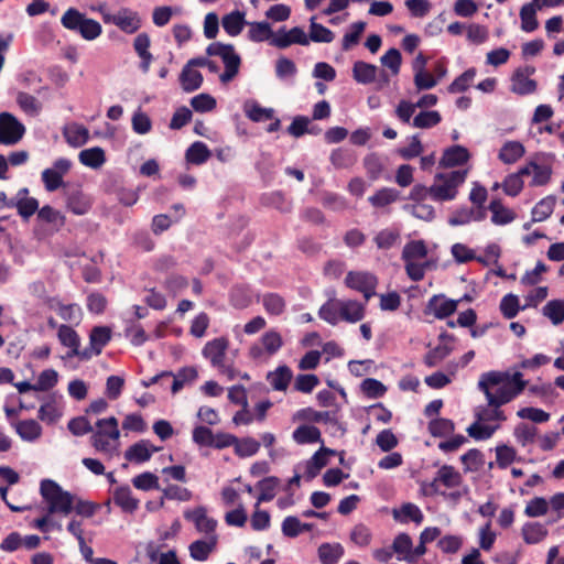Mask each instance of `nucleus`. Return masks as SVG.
<instances>
[{"label":"nucleus","mask_w":564,"mask_h":564,"mask_svg":"<svg viewBox=\"0 0 564 564\" xmlns=\"http://www.w3.org/2000/svg\"><path fill=\"white\" fill-rule=\"evenodd\" d=\"M91 433V445L97 452L112 455L117 451L120 431L118 420L115 416L98 420L96 422V430H93Z\"/></svg>","instance_id":"nucleus-1"},{"label":"nucleus","mask_w":564,"mask_h":564,"mask_svg":"<svg viewBox=\"0 0 564 564\" xmlns=\"http://www.w3.org/2000/svg\"><path fill=\"white\" fill-rule=\"evenodd\" d=\"M40 492L47 503L48 514L61 513L64 516L73 511L75 496L64 490L52 479H43L40 486Z\"/></svg>","instance_id":"nucleus-2"},{"label":"nucleus","mask_w":564,"mask_h":564,"mask_svg":"<svg viewBox=\"0 0 564 564\" xmlns=\"http://www.w3.org/2000/svg\"><path fill=\"white\" fill-rule=\"evenodd\" d=\"M61 23L65 29L79 33L87 41H94L102 31L98 21L87 18L75 8H69L64 12Z\"/></svg>","instance_id":"nucleus-3"},{"label":"nucleus","mask_w":564,"mask_h":564,"mask_svg":"<svg viewBox=\"0 0 564 564\" xmlns=\"http://www.w3.org/2000/svg\"><path fill=\"white\" fill-rule=\"evenodd\" d=\"M466 175L467 171L436 174L434 184L430 186V196L438 202L454 199L457 195V188L465 182Z\"/></svg>","instance_id":"nucleus-4"},{"label":"nucleus","mask_w":564,"mask_h":564,"mask_svg":"<svg viewBox=\"0 0 564 564\" xmlns=\"http://www.w3.org/2000/svg\"><path fill=\"white\" fill-rule=\"evenodd\" d=\"M24 124L12 113H0V143L4 145L17 144L24 135Z\"/></svg>","instance_id":"nucleus-5"},{"label":"nucleus","mask_w":564,"mask_h":564,"mask_svg":"<svg viewBox=\"0 0 564 564\" xmlns=\"http://www.w3.org/2000/svg\"><path fill=\"white\" fill-rule=\"evenodd\" d=\"M345 283L348 288L364 294L365 302L376 294L378 279L375 274L365 271H350L346 275Z\"/></svg>","instance_id":"nucleus-6"},{"label":"nucleus","mask_w":564,"mask_h":564,"mask_svg":"<svg viewBox=\"0 0 564 564\" xmlns=\"http://www.w3.org/2000/svg\"><path fill=\"white\" fill-rule=\"evenodd\" d=\"M72 161L66 158H59L54 161L53 166L45 169L42 174V182L47 192H55L63 184V177L72 169Z\"/></svg>","instance_id":"nucleus-7"},{"label":"nucleus","mask_w":564,"mask_h":564,"mask_svg":"<svg viewBox=\"0 0 564 564\" xmlns=\"http://www.w3.org/2000/svg\"><path fill=\"white\" fill-rule=\"evenodd\" d=\"M460 482V474L452 466H443L437 471V476L429 484L422 485L424 495H433L438 491V485L442 484L446 488H454Z\"/></svg>","instance_id":"nucleus-8"},{"label":"nucleus","mask_w":564,"mask_h":564,"mask_svg":"<svg viewBox=\"0 0 564 564\" xmlns=\"http://www.w3.org/2000/svg\"><path fill=\"white\" fill-rule=\"evenodd\" d=\"M105 21L113 23L121 31L129 34L137 32L141 26L138 13L127 8L120 9L115 14L105 15Z\"/></svg>","instance_id":"nucleus-9"},{"label":"nucleus","mask_w":564,"mask_h":564,"mask_svg":"<svg viewBox=\"0 0 564 564\" xmlns=\"http://www.w3.org/2000/svg\"><path fill=\"white\" fill-rule=\"evenodd\" d=\"M460 300L446 299L443 294L433 295L426 304V312L437 319H444L456 312Z\"/></svg>","instance_id":"nucleus-10"},{"label":"nucleus","mask_w":564,"mask_h":564,"mask_svg":"<svg viewBox=\"0 0 564 564\" xmlns=\"http://www.w3.org/2000/svg\"><path fill=\"white\" fill-rule=\"evenodd\" d=\"M184 518L192 521L198 532L205 533L207 536L215 534L217 521L207 516L205 507H197L193 510L184 512Z\"/></svg>","instance_id":"nucleus-11"},{"label":"nucleus","mask_w":564,"mask_h":564,"mask_svg":"<svg viewBox=\"0 0 564 564\" xmlns=\"http://www.w3.org/2000/svg\"><path fill=\"white\" fill-rule=\"evenodd\" d=\"M487 216V208L485 206H475L473 208L462 207L452 213L448 218V224L453 227L464 226L471 221H481Z\"/></svg>","instance_id":"nucleus-12"},{"label":"nucleus","mask_w":564,"mask_h":564,"mask_svg":"<svg viewBox=\"0 0 564 564\" xmlns=\"http://www.w3.org/2000/svg\"><path fill=\"white\" fill-rule=\"evenodd\" d=\"M228 348V340L225 337H218L209 340L203 348V356L208 359L214 368L223 367Z\"/></svg>","instance_id":"nucleus-13"},{"label":"nucleus","mask_w":564,"mask_h":564,"mask_svg":"<svg viewBox=\"0 0 564 564\" xmlns=\"http://www.w3.org/2000/svg\"><path fill=\"white\" fill-rule=\"evenodd\" d=\"M226 51H224L219 57L224 62L225 70L219 75L221 83L227 84L231 82L238 74L240 67V56L235 52V47L231 44H227Z\"/></svg>","instance_id":"nucleus-14"},{"label":"nucleus","mask_w":564,"mask_h":564,"mask_svg":"<svg viewBox=\"0 0 564 564\" xmlns=\"http://www.w3.org/2000/svg\"><path fill=\"white\" fill-rule=\"evenodd\" d=\"M226 51H224L219 57L224 62L225 70L219 75L221 83L227 84L231 82L238 74L240 67V56L235 52V47L231 44H227Z\"/></svg>","instance_id":"nucleus-15"},{"label":"nucleus","mask_w":564,"mask_h":564,"mask_svg":"<svg viewBox=\"0 0 564 564\" xmlns=\"http://www.w3.org/2000/svg\"><path fill=\"white\" fill-rule=\"evenodd\" d=\"M226 51H224L219 57L224 62L225 70L219 75L221 83L227 84L231 82L238 74L240 67V56L235 52V47L231 44H227Z\"/></svg>","instance_id":"nucleus-16"},{"label":"nucleus","mask_w":564,"mask_h":564,"mask_svg":"<svg viewBox=\"0 0 564 564\" xmlns=\"http://www.w3.org/2000/svg\"><path fill=\"white\" fill-rule=\"evenodd\" d=\"M226 51H224L219 57L224 62L225 70L219 75L221 83L227 84L231 82L238 74L240 67V56L235 52V47L231 44H227Z\"/></svg>","instance_id":"nucleus-17"},{"label":"nucleus","mask_w":564,"mask_h":564,"mask_svg":"<svg viewBox=\"0 0 564 564\" xmlns=\"http://www.w3.org/2000/svg\"><path fill=\"white\" fill-rule=\"evenodd\" d=\"M340 321L357 323L364 319L366 314V302L359 303L354 300H338Z\"/></svg>","instance_id":"nucleus-18"},{"label":"nucleus","mask_w":564,"mask_h":564,"mask_svg":"<svg viewBox=\"0 0 564 564\" xmlns=\"http://www.w3.org/2000/svg\"><path fill=\"white\" fill-rule=\"evenodd\" d=\"M534 68L517 69L511 78V91L518 95H529L535 91L536 83L529 76Z\"/></svg>","instance_id":"nucleus-19"},{"label":"nucleus","mask_w":564,"mask_h":564,"mask_svg":"<svg viewBox=\"0 0 564 564\" xmlns=\"http://www.w3.org/2000/svg\"><path fill=\"white\" fill-rule=\"evenodd\" d=\"M521 393V387L512 388L511 382H505L496 389L495 392H487V402L489 406L499 408Z\"/></svg>","instance_id":"nucleus-20"},{"label":"nucleus","mask_w":564,"mask_h":564,"mask_svg":"<svg viewBox=\"0 0 564 564\" xmlns=\"http://www.w3.org/2000/svg\"><path fill=\"white\" fill-rule=\"evenodd\" d=\"M217 541V535L212 534L206 539H200L192 542L188 546L191 557L198 562L206 561L209 554L215 550Z\"/></svg>","instance_id":"nucleus-21"},{"label":"nucleus","mask_w":564,"mask_h":564,"mask_svg":"<svg viewBox=\"0 0 564 564\" xmlns=\"http://www.w3.org/2000/svg\"><path fill=\"white\" fill-rule=\"evenodd\" d=\"M469 159V151L463 145L447 148L440 161L443 167H454L466 163Z\"/></svg>","instance_id":"nucleus-22"},{"label":"nucleus","mask_w":564,"mask_h":564,"mask_svg":"<svg viewBox=\"0 0 564 564\" xmlns=\"http://www.w3.org/2000/svg\"><path fill=\"white\" fill-rule=\"evenodd\" d=\"M113 502L119 506L122 511L133 513L139 507V500L133 497L130 487H117L112 494Z\"/></svg>","instance_id":"nucleus-23"},{"label":"nucleus","mask_w":564,"mask_h":564,"mask_svg":"<svg viewBox=\"0 0 564 564\" xmlns=\"http://www.w3.org/2000/svg\"><path fill=\"white\" fill-rule=\"evenodd\" d=\"M194 65H189V61L183 67L180 74V84L184 91L192 93L200 88L203 84V75L200 72L193 69Z\"/></svg>","instance_id":"nucleus-24"},{"label":"nucleus","mask_w":564,"mask_h":564,"mask_svg":"<svg viewBox=\"0 0 564 564\" xmlns=\"http://www.w3.org/2000/svg\"><path fill=\"white\" fill-rule=\"evenodd\" d=\"M392 516L395 521L401 523L413 521L414 523L420 524L424 520L421 509L412 502H405L399 509H393Z\"/></svg>","instance_id":"nucleus-25"},{"label":"nucleus","mask_w":564,"mask_h":564,"mask_svg":"<svg viewBox=\"0 0 564 564\" xmlns=\"http://www.w3.org/2000/svg\"><path fill=\"white\" fill-rule=\"evenodd\" d=\"M57 337L59 343L69 348L67 352L68 358L75 357V354H78V348L80 346V338L78 334L68 325L62 324L58 326Z\"/></svg>","instance_id":"nucleus-26"},{"label":"nucleus","mask_w":564,"mask_h":564,"mask_svg":"<svg viewBox=\"0 0 564 564\" xmlns=\"http://www.w3.org/2000/svg\"><path fill=\"white\" fill-rule=\"evenodd\" d=\"M63 135L66 142L73 148H79L89 139L88 130L78 123H72L64 128Z\"/></svg>","instance_id":"nucleus-27"},{"label":"nucleus","mask_w":564,"mask_h":564,"mask_svg":"<svg viewBox=\"0 0 564 564\" xmlns=\"http://www.w3.org/2000/svg\"><path fill=\"white\" fill-rule=\"evenodd\" d=\"M212 152L202 141L193 142L185 152V160L193 165H202L208 161Z\"/></svg>","instance_id":"nucleus-28"},{"label":"nucleus","mask_w":564,"mask_h":564,"mask_svg":"<svg viewBox=\"0 0 564 564\" xmlns=\"http://www.w3.org/2000/svg\"><path fill=\"white\" fill-rule=\"evenodd\" d=\"M13 426L17 434L26 442H34L42 434V426L33 419L19 421Z\"/></svg>","instance_id":"nucleus-29"},{"label":"nucleus","mask_w":564,"mask_h":564,"mask_svg":"<svg viewBox=\"0 0 564 564\" xmlns=\"http://www.w3.org/2000/svg\"><path fill=\"white\" fill-rule=\"evenodd\" d=\"M292 370L285 366H279L274 371H270L267 380L270 386L276 391H285L292 379Z\"/></svg>","instance_id":"nucleus-30"},{"label":"nucleus","mask_w":564,"mask_h":564,"mask_svg":"<svg viewBox=\"0 0 564 564\" xmlns=\"http://www.w3.org/2000/svg\"><path fill=\"white\" fill-rule=\"evenodd\" d=\"M378 67L373 64L357 61L352 66L354 79L362 85L371 84L376 80Z\"/></svg>","instance_id":"nucleus-31"},{"label":"nucleus","mask_w":564,"mask_h":564,"mask_svg":"<svg viewBox=\"0 0 564 564\" xmlns=\"http://www.w3.org/2000/svg\"><path fill=\"white\" fill-rule=\"evenodd\" d=\"M509 379V373L500 372V371H488L480 376L478 381V389L485 393L487 397V392H494V388H498Z\"/></svg>","instance_id":"nucleus-32"},{"label":"nucleus","mask_w":564,"mask_h":564,"mask_svg":"<svg viewBox=\"0 0 564 564\" xmlns=\"http://www.w3.org/2000/svg\"><path fill=\"white\" fill-rule=\"evenodd\" d=\"M525 153L523 144L519 141H507L500 149L498 158L505 164H513Z\"/></svg>","instance_id":"nucleus-33"},{"label":"nucleus","mask_w":564,"mask_h":564,"mask_svg":"<svg viewBox=\"0 0 564 564\" xmlns=\"http://www.w3.org/2000/svg\"><path fill=\"white\" fill-rule=\"evenodd\" d=\"M221 24L228 35L237 36L241 33L243 26L247 24L245 13L238 10L232 11L224 15Z\"/></svg>","instance_id":"nucleus-34"},{"label":"nucleus","mask_w":564,"mask_h":564,"mask_svg":"<svg viewBox=\"0 0 564 564\" xmlns=\"http://www.w3.org/2000/svg\"><path fill=\"white\" fill-rule=\"evenodd\" d=\"M15 101L19 108L30 117H36L42 111V102L25 91H18Z\"/></svg>","instance_id":"nucleus-35"},{"label":"nucleus","mask_w":564,"mask_h":564,"mask_svg":"<svg viewBox=\"0 0 564 564\" xmlns=\"http://www.w3.org/2000/svg\"><path fill=\"white\" fill-rule=\"evenodd\" d=\"M79 162L90 169H99L105 162V151L99 147H94L79 152Z\"/></svg>","instance_id":"nucleus-36"},{"label":"nucleus","mask_w":564,"mask_h":564,"mask_svg":"<svg viewBox=\"0 0 564 564\" xmlns=\"http://www.w3.org/2000/svg\"><path fill=\"white\" fill-rule=\"evenodd\" d=\"M412 545L413 543L410 535L406 533H400L394 538L391 546L399 561L411 563Z\"/></svg>","instance_id":"nucleus-37"},{"label":"nucleus","mask_w":564,"mask_h":564,"mask_svg":"<svg viewBox=\"0 0 564 564\" xmlns=\"http://www.w3.org/2000/svg\"><path fill=\"white\" fill-rule=\"evenodd\" d=\"M111 330L106 326H96L89 335V345L95 349V356L101 354L102 348L110 341Z\"/></svg>","instance_id":"nucleus-38"},{"label":"nucleus","mask_w":564,"mask_h":564,"mask_svg":"<svg viewBox=\"0 0 564 564\" xmlns=\"http://www.w3.org/2000/svg\"><path fill=\"white\" fill-rule=\"evenodd\" d=\"M344 554L339 543H323L318 547V557L323 564H336Z\"/></svg>","instance_id":"nucleus-39"},{"label":"nucleus","mask_w":564,"mask_h":564,"mask_svg":"<svg viewBox=\"0 0 564 564\" xmlns=\"http://www.w3.org/2000/svg\"><path fill=\"white\" fill-rule=\"evenodd\" d=\"M538 3L531 2L522 6L520 10L521 29L524 32H533L536 30L539 23L536 20Z\"/></svg>","instance_id":"nucleus-40"},{"label":"nucleus","mask_w":564,"mask_h":564,"mask_svg":"<svg viewBox=\"0 0 564 564\" xmlns=\"http://www.w3.org/2000/svg\"><path fill=\"white\" fill-rule=\"evenodd\" d=\"M427 256V248L423 240H412L408 242L402 250V260L419 261Z\"/></svg>","instance_id":"nucleus-41"},{"label":"nucleus","mask_w":564,"mask_h":564,"mask_svg":"<svg viewBox=\"0 0 564 564\" xmlns=\"http://www.w3.org/2000/svg\"><path fill=\"white\" fill-rule=\"evenodd\" d=\"M293 440L297 444H312L321 441V432L314 425H300L293 432Z\"/></svg>","instance_id":"nucleus-42"},{"label":"nucleus","mask_w":564,"mask_h":564,"mask_svg":"<svg viewBox=\"0 0 564 564\" xmlns=\"http://www.w3.org/2000/svg\"><path fill=\"white\" fill-rule=\"evenodd\" d=\"M546 534V528L539 522H528L522 527V536L528 544H536L541 542Z\"/></svg>","instance_id":"nucleus-43"},{"label":"nucleus","mask_w":564,"mask_h":564,"mask_svg":"<svg viewBox=\"0 0 564 564\" xmlns=\"http://www.w3.org/2000/svg\"><path fill=\"white\" fill-rule=\"evenodd\" d=\"M245 112L246 116L254 122L271 120L274 117V110L272 108L261 107L256 101L247 102L245 105Z\"/></svg>","instance_id":"nucleus-44"},{"label":"nucleus","mask_w":564,"mask_h":564,"mask_svg":"<svg viewBox=\"0 0 564 564\" xmlns=\"http://www.w3.org/2000/svg\"><path fill=\"white\" fill-rule=\"evenodd\" d=\"M250 29L248 31V37L252 42H264L271 41L273 32L270 24L265 21L248 23Z\"/></svg>","instance_id":"nucleus-45"},{"label":"nucleus","mask_w":564,"mask_h":564,"mask_svg":"<svg viewBox=\"0 0 564 564\" xmlns=\"http://www.w3.org/2000/svg\"><path fill=\"white\" fill-rule=\"evenodd\" d=\"M67 207L75 215H85L90 209V203L82 192L76 191L68 195Z\"/></svg>","instance_id":"nucleus-46"},{"label":"nucleus","mask_w":564,"mask_h":564,"mask_svg":"<svg viewBox=\"0 0 564 564\" xmlns=\"http://www.w3.org/2000/svg\"><path fill=\"white\" fill-rule=\"evenodd\" d=\"M310 22V41L315 43H330L334 41L335 34L332 30L316 23L314 18H312Z\"/></svg>","instance_id":"nucleus-47"},{"label":"nucleus","mask_w":564,"mask_h":564,"mask_svg":"<svg viewBox=\"0 0 564 564\" xmlns=\"http://www.w3.org/2000/svg\"><path fill=\"white\" fill-rule=\"evenodd\" d=\"M442 120L441 113L436 110L421 111L412 121L414 128L429 129L437 126Z\"/></svg>","instance_id":"nucleus-48"},{"label":"nucleus","mask_w":564,"mask_h":564,"mask_svg":"<svg viewBox=\"0 0 564 564\" xmlns=\"http://www.w3.org/2000/svg\"><path fill=\"white\" fill-rule=\"evenodd\" d=\"M489 209L492 213L491 221L496 225H506L514 219L513 213L497 199L490 202Z\"/></svg>","instance_id":"nucleus-49"},{"label":"nucleus","mask_w":564,"mask_h":564,"mask_svg":"<svg viewBox=\"0 0 564 564\" xmlns=\"http://www.w3.org/2000/svg\"><path fill=\"white\" fill-rule=\"evenodd\" d=\"M555 206V197L547 196L541 199L532 209V221H543L553 213Z\"/></svg>","instance_id":"nucleus-50"},{"label":"nucleus","mask_w":564,"mask_h":564,"mask_svg":"<svg viewBox=\"0 0 564 564\" xmlns=\"http://www.w3.org/2000/svg\"><path fill=\"white\" fill-rule=\"evenodd\" d=\"M399 197V191L391 187H383L379 189L375 195L368 198L369 203L375 207H384Z\"/></svg>","instance_id":"nucleus-51"},{"label":"nucleus","mask_w":564,"mask_h":564,"mask_svg":"<svg viewBox=\"0 0 564 564\" xmlns=\"http://www.w3.org/2000/svg\"><path fill=\"white\" fill-rule=\"evenodd\" d=\"M365 29H366V22H364V21L354 22L350 25L349 31L346 32L343 37V44H341L343 50L349 51L354 45H357Z\"/></svg>","instance_id":"nucleus-52"},{"label":"nucleus","mask_w":564,"mask_h":564,"mask_svg":"<svg viewBox=\"0 0 564 564\" xmlns=\"http://www.w3.org/2000/svg\"><path fill=\"white\" fill-rule=\"evenodd\" d=\"M338 300H328L323 304L318 311V316L330 325H337L340 321L339 317Z\"/></svg>","instance_id":"nucleus-53"},{"label":"nucleus","mask_w":564,"mask_h":564,"mask_svg":"<svg viewBox=\"0 0 564 564\" xmlns=\"http://www.w3.org/2000/svg\"><path fill=\"white\" fill-rule=\"evenodd\" d=\"M497 429L498 425L491 426L477 419L476 422L468 426L467 433L470 437L482 441L490 438Z\"/></svg>","instance_id":"nucleus-54"},{"label":"nucleus","mask_w":564,"mask_h":564,"mask_svg":"<svg viewBox=\"0 0 564 564\" xmlns=\"http://www.w3.org/2000/svg\"><path fill=\"white\" fill-rule=\"evenodd\" d=\"M543 315L554 325H560L564 321V302L560 300L547 302L543 307Z\"/></svg>","instance_id":"nucleus-55"},{"label":"nucleus","mask_w":564,"mask_h":564,"mask_svg":"<svg viewBox=\"0 0 564 564\" xmlns=\"http://www.w3.org/2000/svg\"><path fill=\"white\" fill-rule=\"evenodd\" d=\"M262 304L267 313L271 315H280L285 310V302L282 296L276 293H267L262 297Z\"/></svg>","instance_id":"nucleus-56"},{"label":"nucleus","mask_w":564,"mask_h":564,"mask_svg":"<svg viewBox=\"0 0 564 564\" xmlns=\"http://www.w3.org/2000/svg\"><path fill=\"white\" fill-rule=\"evenodd\" d=\"M9 208H17L18 214L29 219L39 209V200L34 197L24 200H10Z\"/></svg>","instance_id":"nucleus-57"},{"label":"nucleus","mask_w":564,"mask_h":564,"mask_svg":"<svg viewBox=\"0 0 564 564\" xmlns=\"http://www.w3.org/2000/svg\"><path fill=\"white\" fill-rule=\"evenodd\" d=\"M360 389L362 393L370 399L381 398L387 391L386 386L381 381L373 378L365 379L360 384Z\"/></svg>","instance_id":"nucleus-58"},{"label":"nucleus","mask_w":564,"mask_h":564,"mask_svg":"<svg viewBox=\"0 0 564 564\" xmlns=\"http://www.w3.org/2000/svg\"><path fill=\"white\" fill-rule=\"evenodd\" d=\"M380 62L395 76L400 73L402 56L399 50L390 48L380 57Z\"/></svg>","instance_id":"nucleus-59"},{"label":"nucleus","mask_w":564,"mask_h":564,"mask_svg":"<svg viewBox=\"0 0 564 564\" xmlns=\"http://www.w3.org/2000/svg\"><path fill=\"white\" fill-rule=\"evenodd\" d=\"M37 217L40 220L52 224L56 228H59L65 224V218L61 212L51 207L50 205H45L39 209Z\"/></svg>","instance_id":"nucleus-60"},{"label":"nucleus","mask_w":564,"mask_h":564,"mask_svg":"<svg viewBox=\"0 0 564 564\" xmlns=\"http://www.w3.org/2000/svg\"><path fill=\"white\" fill-rule=\"evenodd\" d=\"M372 533L370 529L364 523L356 524L350 532V540L360 547H366L370 544Z\"/></svg>","instance_id":"nucleus-61"},{"label":"nucleus","mask_w":564,"mask_h":564,"mask_svg":"<svg viewBox=\"0 0 564 564\" xmlns=\"http://www.w3.org/2000/svg\"><path fill=\"white\" fill-rule=\"evenodd\" d=\"M364 166L370 180H378L383 171V164L380 156L376 153L366 155Z\"/></svg>","instance_id":"nucleus-62"},{"label":"nucleus","mask_w":564,"mask_h":564,"mask_svg":"<svg viewBox=\"0 0 564 564\" xmlns=\"http://www.w3.org/2000/svg\"><path fill=\"white\" fill-rule=\"evenodd\" d=\"M132 484L137 489L149 491L152 489H160L159 478L156 475L147 471L142 473L132 479Z\"/></svg>","instance_id":"nucleus-63"},{"label":"nucleus","mask_w":564,"mask_h":564,"mask_svg":"<svg viewBox=\"0 0 564 564\" xmlns=\"http://www.w3.org/2000/svg\"><path fill=\"white\" fill-rule=\"evenodd\" d=\"M263 349L269 355L276 354L283 345L281 335L275 330L265 332L261 337Z\"/></svg>","instance_id":"nucleus-64"}]
</instances>
